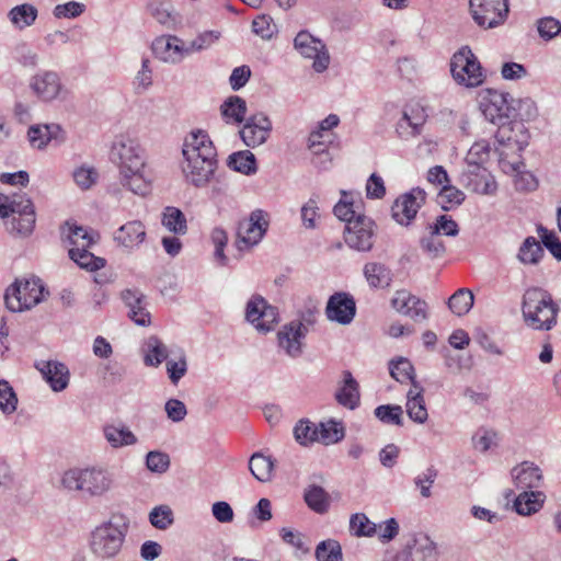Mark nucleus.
I'll list each match as a JSON object with an SVG mask.
<instances>
[{"label": "nucleus", "instance_id": "obj_5", "mask_svg": "<svg viewBox=\"0 0 561 561\" xmlns=\"http://www.w3.org/2000/svg\"><path fill=\"white\" fill-rule=\"evenodd\" d=\"M129 519L123 514H113L108 520L102 523L91 534V550L102 558H114L122 549L128 533Z\"/></svg>", "mask_w": 561, "mask_h": 561}, {"label": "nucleus", "instance_id": "obj_62", "mask_svg": "<svg viewBox=\"0 0 561 561\" xmlns=\"http://www.w3.org/2000/svg\"><path fill=\"white\" fill-rule=\"evenodd\" d=\"M421 248L431 257H438L444 254L445 245L439 239L438 234H433L432 229H428V236L421 239Z\"/></svg>", "mask_w": 561, "mask_h": 561}, {"label": "nucleus", "instance_id": "obj_39", "mask_svg": "<svg viewBox=\"0 0 561 561\" xmlns=\"http://www.w3.org/2000/svg\"><path fill=\"white\" fill-rule=\"evenodd\" d=\"M304 499L307 505L316 513L323 514L329 510L330 495L318 485H310L306 491Z\"/></svg>", "mask_w": 561, "mask_h": 561}, {"label": "nucleus", "instance_id": "obj_8", "mask_svg": "<svg viewBox=\"0 0 561 561\" xmlns=\"http://www.w3.org/2000/svg\"><path fill=\"white\" fill-rule=\"evenodd\" d=\"M450 71L455 81L468 88L483 82L481 66L468 46L460 48L450 60Z\"/></svg>", "mask_w": 561, "mask_h": 561}, {"label": "nucleus", "instance_id": "obj_57", "mask_svg": "<svg viewBox=\"0 0 561 561\" xmlns=\"http://www.w3.org/2000/svg\"><path fill=\"white\" fill-rule=\"evenodd\" d=\"M220 37L218 31H205L187 44L190 55L211 47Z\"/></svg>", "mask_w": 561, "mask_h": 561}, {"label": "nucleus", "instance_id": "obj_26", "mask_svg": "<svg viewBox=\"0 0 561 561\" xmlns=\"http://www.w3.org/2000/svg\"><path fill=\"white\" fill-rule=\"evenodd\" d=\"M122 299L129 309L128 317L137 324L146 327L150 324V313L147 310L146 296L138 289H126L122 293Z\"/></svg>", "mask_w": 561, "mask_h": 561}, {"label": "nucleus", "instance_id": "obj_30", "mask_svg": "<svg viewBox=\"0 0 561 561\" xmlns=\"http://www.w3.org/2000/svg\"><path fill=\"white\" fill-rule=\"evenodd\" d=\"M423 392L424 388L420 385V382L414 381L413 387H411L407 393V414L413 422L417 424H423L428 419Z\"/></svg>", "mask_w": 561, "mask_h": 561}, {"label": "nucleus", "instance_id": "obj_3", "mask_svg": "<svg viewBox=\"0 0 561 561\" xmlns=\"http://www.w3.org/2000/svg\"><path fill=\"white\" fill-rule=\"evenodd\" d=\"M0 218L11 234L28 237L36 224L34 204L26 194H0Z\"/></svg>", "mask_w": 561, "mask_h": 561}, {"label": "nucleus", "instance_id": "obj_13", "mask_svg": "<svg viewBox=\"0 0 561 561\" xmlns=\"http://www.w3.org/2000/svg\"><path fill=\"white\" fill-rule=\"evenodd\" d=\"M294 47L302 57L313 59L312 68L316 72H323L328 69L330 55L321 39L307 31H301L294 39Z\"/></svg>", "mask_w": 561, "mask_h": 561}, {"label": "nucleus", "instance_id": "obj_59", "mask_svg": "<svg viewBox=\"0 0 561 561\" xmlns=\"http://www.w3.org/2000/svg\"><path fill=\"white\" fill-rule=\"evenodd\" d=\"M151 525L158 529H167L173 523V514L169 506L160 505L149 514Z\"/></svg>", "mask_w": 561, "mask_h": 561}, {"label": "nucleus", "instance_id": "obj_14", "mask_svg": "<svg viewBox=\"0 0 561 561\" xmlns=\"http://www.w3.org/2000/svg\"><path fill=\"white\" fill-rule=\"evenodd\" d=\"M313 323L311 316L301 320H293L285 324L277 333L278 345L285 353L293 357L302 354V341L308 333V325Z\"/></svg>", "mask_w": 561, "mask_h": 561}, {"label": "nucleus", "instance_id": "obj_12", "mask_svg": "<svg viewBox=\"0 0 561 561\" xmlns=\"http://www.w3.org/2000/svg\"><path fill=\"white\" fill-rule=\"evenodd\" d=\"M267 214L262 209L253 210L249 218L239 222L237 247L240 251L256 245L268 228Z\"/></svg>", "mask_w": 561, "mask_h": 561}, {"label": "nucleus", "instance_id": "obj_24", "mask_svg": "<svg viewBox=\"0 0 561 561\" xmlns=\"http://www.w3.org/2000/svg\"><path fill=\"white\" fill-rule=\"evenodd\" d=\"M27 138L33 148L44 149L50 142L59 145L65 141V131L60 125L38 124L33 125L27 130Z\"/></svg>", "mask_w": 561, "mask_h": 561}, {"label": "nucleus", "instance_id": "obj_60", "mask_svg": "<svg viewBox=\"0 0 561 561\" xmlns=\"http://www.w3.org/2000/svg\"><path fill=\"white\" fill-rule=\"evenodd\" d=\"M537 30L541 38L549 41L559 34L561 35V23L551 16L541 18L537 21Z\"/></svg>", "mask_w": 561, "mask_h": 561}, {"label": "nucleus", "instance_id": "obj_1", "mask_svg": "<svg viewBox=\"0 0 561 561\" xmlns=\"http://www.w3.org/2000/svg\"><path fill=\"white\" fill-rule=\"evenodd\" d=\"M112 160L118 167L123 187L140 196L150 193L151 179L146 168L145 150L136 139L118 138L112 147Z\"/></svg>", "mask_w": 561, "mask_h": 561}, {"label": "nucleus", "instance_id": "obj_42", "mask_svg": "<svg viewBox=\"0 0 561 561\" xmlns=\"http://www.w3.org/2000/svg\"><path fill=\"white\" fill-rule=\"evenodd\" d=\"M474 302V297L471 290L467 288H460L454 293L448 299V307L456 316L467 314Z\"/></svg>", "mask_w": 561, "mask_h": 561}, {"label": "nucleus", "instance_id": "obj_32", "mask_svg": "<svg viewBox=\"0 0 561 561\" xmlns=\"http://www.w3.org/2000/svg\"><path fill=\"white\" fill-rule=\"evenodd\" d=\"M363 274L371 288H386L392 282V273L389 267L380 262H368L364 265Z\"/></svg>", "mask_w": 561, "mask_h": 561}, {"label": "nucleus", "instance_id": "obj_64", "mask_svg": "<svg viewBox=\"0 0 561 561\" xmlns=\"http://www.w3.org/2000/svg\"><path fill=\"white\" fill-rule=\"evenodd\" d=\"M538 232L543 245L556 259L561 260V242L557 236L543 227H540Z\"/></svg>", "mask_w": 561, "mask_h": 561}, {"label": "nucleus", "instance_id": "obj_48", "mask_svg": "<svg viewBox=\"0 0 561 561\" xmlns=\"http://www.w3.org/2000/svg\"><path fill=\"white\" fill-rule=\"evenodd\" d=\"M295 439L307 446L313 442L320 440V427L310 421H299L294 428Z\"/></svg>", "mask_w": 561, "mask_h": 561}, {"label": "nucleus", "instance_id": "obj_31", "mask_svg": "<svg viewBox=\"0 0 561 561\" xmlns=\"http://www.w3.org/2000/svg\"><path fill=\"white\" fill-rule=\"evenodd\" d=\"M335 399L339 404L350 410H354L359 405V386L351 371L345 370L343 373V385L335 392Z\"/></svg>", "mask_w": 561, "mask_h": 561}, {"label": "nucleus", "instance_id": "obj_44", "mask_svg": "<svg viewBox=\"0 0 561 561\" xmlns=\"http://www.w3.org/2000/svg\"><path fill=\"white\" fill-rule=\"evenodd\" d=\"M390 375L393 379L401 383L411 382V387H413V382L415 380V373L412 363L404 357H400L396 360H391L389 364Z\"/></svg>", "mask_w": 561, "mask_h": 561}, {"label": "nucleus", "instance_id": "obj_27", "mask_svg": "<svg viewBox=\"0 0 561 561\" xmlns=\"http://www.w3.org/2000/svg\"><path fill=\"white\" fill-rule=\"evenodd\" d=\"M36 368L54 391L58 392L67 388L69 369L65 364L56 360L41 362L36 365Z\"/></svg>", "mask_w": 561, "mask_h": 561}, {"label": "nucleus", "instance_id": "obj_10", "mask_svg": "<svg viewBox=\"0 0 561 561\" xmlns=\"http://www.w3.org/2000/svg\"><path fill=\"white\" fill-rule=\"evenodd\" d=\"M28 88L42 102L50 103L67 94L61 78L57 71L41 70L30 78Z\"/></svg>", "mask_w": 561, "mask_h": 561}, {"label": "nucleus", "instance_id": "obj_19", "mask_svg": "<svg viewBox=\"0 0 561 561\" xmlns=\"http://www.w3.org/2000/svg\"><path fill=\"white\" fill-rule=\"evenodd\" d=\"M460 183L481 195H494L497 191L494 176L484 167L467 165L460 174Z\"/></svg>", "mask_w": 561, "mask_h": 561}, {"label": "nucleus", "instance_id": "obj_2", "mask_svg": "<svg viewBox=\"0 0 561 561\" xmlns=\"http://www.w3.org/2000/svg\"><path fill=\"white\" fill-rule=\"evenodd\" d=\"M559 307L545 289L531 287L525 290L522 300V314L527 327L538 331H549L557 324Z\"/></svg>", "mask_w": 561, "mask_h": 561}, {"label": "nucleus", "instance_id": "obj_41", "mask_svg": "<svg viewBox=\"0 0 561 561\" xmlns=\"http://www.w3.org/2000/svg\"><path fill=\"white\" fill-rule=\"evenodd\" d=\"M68 252L70 259L81 268L87 271L93 272L105 266V260L103 257L95 256L89 251V249H83V251H80L78 248H69Z\"/></svg>", "mask_w": 561, "mask_h": 561}, {"label": "nucleus", "instance_id": "obj_43", "mask_svg": "<svg viewBox=\"0 0 561 561\" xmlns=\"http://www.w3.org/2000/svg\"><path fill=\"white\" fill-rule=\"evenodd\" d=\"M162 225L175 234H185L187 222L184 214L176 207H165L162 217Z\"/></svg>", "mask_w": 561, "mask_h": 561}, {"label": "nucleus", "instance_id": "obj_4", "mask_svg": "<svg viewBox=\"0 0 561 561\" xmlns=\"http://www.w3.org/2000/svg\"><path fill=\"white\" fill-rule=\"evenodd\" d=\"M112 474L101 467L72 468L65 471L60 486L68 492H79L84 497H99L111 490Z\"/></svg>", "mask_w": 561, "mask_h": 561}, {"label": "nucleus", "instance_id": "obj_7", "mask_svg": "<svg viewBox=\"0 0 561 561\" xmlns=\"http://www.w3.org/2000/svg\"><path fill=\"white\" fill-rule=\"evenodd\" d=\"M45 288L39 278L16 279L4 294L7 308L12 312L28 310L44 298Z\"/></svg>", "mask_w": 561, "mask_h": 561}, {"label": "nucleus", "instance_id": "obj_17", "mask_svg": "<svg viewBox=\"0 0 561 561\" xmlns=\"http://www.w3.org/2000/svg\"><path fill=\"white\" fill-rule=\"evenodd\" d=\"M272 128L270 117L264 113H256L244 121L239 134L247 147L255 148L266 142Z\"/></svg>", "mask_w": 561, "mask_h": 561}, {"label": "nucleus", "instance_id": "obj_46", "mask_svg": "<svg viewBox=\"0 0 561 561\" xmlns=\"http://www.w3.org/2000/svg\"><path fill=\"white\" fill-rule=\"evenodd\" d=\"M150 15L160 24L172 26L175 23L173 7L170 1L152 0L148 4Z\"/></svg>", "mask_w": 561, "mask_h": 561}, {"label": "nucleus", "instance_id": "obj_52", "mask_svg": "<svg viewBox=\"0 0 561 561\" xmlns=\"http://www.w3.org/2000/svg\"><path fill=\"white\" fill-rule=\"evenodd\" d=\"M490 144L486 140L476 141L466 156L467 165L483 167L490 158Z\"/></svg>", "mask_w": 561, "mask_h": 561}, {"label": "nucleus", "instance_id": "obj_9", "mask_svg": "<svg viewBox=\"0 0 561 561\" xmlns=\"http://www.w3.org/2000/svg\"><path fill=\"white\" fill-rule=\"evenodd\" d=\"M473 21L482 28L502 25L508 15V0H469Z\"/></svg>", "mask_w": 561, "mask_h": 561}, {"label": "nucleus", "instance_id": "obj_29", "mask_svg": "<svg viewBox=\"0 0 561 561\" xmlns=\"http://www.w3.org/2000/svg\"><path fill=\"white\" fill-rule=\"evenodd\" d=\"M60 233L62 240L68 242L69 248H78L80 251L90 249L96 242L95 233L70 221L64 224Z\"/></svg>", "mask_w": 561, "mask_h": 561}, {"label": "nucleus", "instance_id": "obj_36", "mask_svg": "<svg viewBox=\"0 0 561 561\" xmlns=\"http://www.w3.org/2000/svg\"><path fill=\"white\" fill-rule=\"evenodd\" d=\"M247 103L239 95L227 98L220 105V113L227 123L241 124L245 121Z\"/></svg>", "mask_w": 561, "mask_h": 561}, {"label": "nucleus", "instance_id": "obj_28", "mask_svg": "<svg viewBox=\"0 0 561 561\" xmlns=\"http://www.w3.org/2000/svg\"><path fill=\"white\" fill-rule=\"evenodd\" d=\"M146 239V229L140 220L128 221L121 226L115 234L114 240L128 251L137 249Z\"/></svg>", "mask_w": 561, "mask_h": 561}, {"label": "nucleus", "instance_id": "obj_56", "mask_svg": "<svg viewBox=\"0 0 561 561\" xmlns=\"http://www.w3.org/2000/svg\"><path fill=\"white\" fill-rule=\"evenodd\" d=\"M318 202L319 196L313 194L301 207V220L307 229L317 227L316 219L320 217Z\"/></svg>", "mask_w": 561, "mask_h": 561}, {"label": "nucleus", "instance_id": "obj_35", "mask_svg": "<svg viewBox=\"0 0 561 561\" xmlns=\"http://www.w3.org/2000/svg\"><path fill=\"white\" fill-rule=\"evenodd\" d=\"M103 434L106 442L113 448H122L137 444L136 435L126 426H116L113 424L103 427Z\"/></svg>", "mask_w": 561, "mask_h": 561}, {"label": "nucleus", "instance_id": "obj_21", "mask_svg": "<svg viewBox=\"0 0 561 561\" xmlns=\"http://www.w3.org/2000/svg\"><path fill=\"white\" fill-rule=\"evenodd\" d=\"M325 314L330 321L342 325L350 324L356 314L353 296L344 291L333 294L328 300Z\"/></svg>", "mask_w": 561, "mask_h": 561}, {"label": "nucleus", "instance_id": "obj_11", "mask_svg": "<svg viewBox=\"0 0 561 561\" xmlns=\"http://www.w3.org/2000/svg\"><path fill=\"white\" fill-rule=\"evenodd\" d=\"M375 222L365 215L348 221L344 230V241L353 250L368 252L373 249Z\"/></svg>", "mask_w": 561, "mask_h": 561}, {"label": "nucleus", "instance_id": "obj_58", "mask_svg": "<svg viewBox=\"0 0 561 561\" xmlns=\"http://www.w3.org/2000/svg\"><path fill=\"white\" fill-rule=\"evenodd\" d=\"M146 467L151 472L164 473L170 467V457L162 451H149L146 456Z\"/></svg>", "mask_w": 561, "mask_h": 561}, {"label": "nucleus", "instance_id": "obj_25", "mask_svg": "<svg viewBox=\"0 0 561 561\" xmlns=\"http://www.w3.org/2000/svg\"><path fill=\"white\" fill-rule=\"evenodd\" d=\"M511 474L516 488L523 491L540 488L543 480L541 469L530 461H524L514 467Z\"/></svg>", "mask_w": 561, "mask_h": 561}, {"label": "nucleus", "instance_id": "obj_51", "mask_svg": "<svg viewBox=\"0 0 561 561\" xmlns=\"http://www.w3.org/2000/svg\"><path fill=\"white\" fill-rule=\"evenodd\" d=\"M413 553L421 561H436L438 556L436 543L426 535L415 539Z\"/></svg>", "mask_w": 561, "mask_h": 561}, {"label": "nucleus", "instance_id": "obj_40", "mask_svg": "<svg viewBox=\"0 0 561 561\" xmlns=\"http://www.w3.org/2000/svg\"><path fill=\"white\" fill-rule=\"evenodd\" d=\"M274 463L270 457L255 453L249 460V469L252 476L261 482H267L272 478Z\"/></svg>", "mask_w": 561, "mask_h": 561}, {"label": "nucleus", "instance_id": "obj_47", "mask_svg": "<svg viewBox=\"0 0 561 561\" xmlns=\"http://www.w3.org/2000/svg\"><path fill=\"white\" fill-rule=\"evenodd\" d=\"M350 530L356 537H373L377 534V524L370 522L364 513H356L350 518Z\"/></svg>", "mask_w": 561, "mask_h": 561}, {"label": "nucleus", "instance_id": "obj_16", "mask_svg": "<svg viewBox=\"0 0 561 561\" xmlns=\"http://www.w3.org/2000/svg\"><path fill=\"white\" fill-rule=\"evenodd\" d=\"M245 319L257 331L270 332L278 321L277 309L261 296H253L247 304Z\"/></svg>", "mask_w": 561, "mask_h": 561}, {"label": "nucleus", "instance_id": "obj_55", "mask_svg": "<svg viewBox=\"0 0 561 561\" xmlns=\"http://www.w3.org/2000/svg\"><path fill=\"white\" fill-rule=\"evenodd\" d=\"M437 470L431 466L426 468V470L420 474H417L413 482L415 486L420 490L422 497L428 499L432 496L431 488L434 484L437 478Z\"/></svg>", "mask_w": 561, "mask_h": 561}, {"label": "nucleus", "instance_id": "obj_6", "mask_svg": "<svg viewBox=\"0 0 561 561\" xmlns=\"http://www.w3.org/2000/svg\"><path fill=\"white\" fill-rule=\"evenodd\" d=\"M510 94L504 93H490V98L486 102L482 103V113L484 117L493 124L499 125L497 139L500 142L505 140L511 141L512 137L506 135V131H513L514 128L519 130L524 128L522 123L515 122L512 127L511 121L520 117L523 115L516 112V108L512 105L513 99L508 100Z\"/></svg>", "mask_w": 561, "mask_h": 561}, {"label": "nucleus", "instance_id": "obj_20", "mask_svg": "<svg viewBox=\"0 0 561 561\" xmlns=\"http://www.w3.org/2000/svg\"><path fill=\"white\" fill-rule=\"evenodd\" d=\"M152 51L157 58L169 64H179L190 55L187 44L175 35L157 37L152 43Z\"/></svg>", "mask_w": 561, "mask_h": 561}, {"label": "nucleus", "instance_id": "obj_49", "mask_svg": "<svg viewBox=\"0 0 561 561\" xmlns=\"http://www.w3.org/2000/svg\"><path fill=\"white\" fill-rule=\"evenodd\" d=\"M318 561H343L341 545L334 539L321 541L316 548Z\"/></svg>", "mask_w": 561, "mask_h": 561}, {"label": "nucleus", "instance_id": "obj_61", "mask_svg": "<svg viewBox=\"0 0 561 561\" xmlns=\"http://www.w3.org/2000/svg\"><path fill=\"white\" fill-rule=\"evenodd\" d=\"M252 31L263 39H271L277 32V28L271 16L261 15L253 20Z\"/></svg>", "mask_w": 561, "mask_h": 561}, {"label": "nucleus", "instance_id": "obj_50", "mask_svg": "<svg viewBox=\"0 0 561 561\" xmlns=\"http://www.w3.org/2000/svg\"><path fill=\"white\" fill-rule=\"evenodd\" d=\"M375 416L385 424L398 425L403 424V410L400 405L383 404L374 411Z\"/></svg>", "mask_w": 561, "mask_h": 561}, {"label": "nucleus", "instance_id": "obj_23", "mask_svg": "<svg viewBox=\"0 0 561 561\" xmlns=\"http://www.w3.org/2000/svg\"><path fill=\"white\" fill-rule=\"evenodd\" d=\"M391 305L398 312L416 322L427 319V304L407 290H398L391 300Z\"/></svg>", "mask_w": 561, "mask_h": 561}, {"label": "nucleus", "instance_id": "obj_34", "mask_svg": "<svg viewBox=\"0 0 561 561\" xmlns=\"http://www.w3.org/2000/svg\"><path fill=\"white\" fill-rule=\"evenodd\" d=\"M37 16L38 10L31 3L18 4L8 12L10 23L19 31L34 25Z\"/></svg>", "mask_w": 561, "mask_h": 561}, {"label": "nucleus", "instance_id": "obj_18", "mask_svg": "<svg viewBox=\"0 0 561 561\" xmlns=\"http://www.w3.org/2000/svg\"><path fill=\"white\" fill-rule=\"evenodd\" d=\"M218 168V160L182 161L181 170L185 182L194 187L202 188L211 183Z\"/></svg>", "mask_w": 561, "mask_h": 561}, {"label": "nucleus", "instance_id": "obj_33", "mask_svg": "<svg viewBox=\"0 0 561 561\" xmlns=\"http://www.w3.org/2000/svg\"><path fill=\"white\" fill-rule=\"evenodd\" d=\"M546 494L541 491H523L514 501V508L523 516L533 515L541 510Z\"/></svg>", "mask_w": 561, "mask_h": 561}, {"label": "nucleus", "instance_id": "obj_38", "mask_svg": "<svg viewBox=\"0 0 561 561\" xmlns=\"http://www.w3.org/2000/svg\"><path fill=\"white\" fill-rule=\"evenodd\" d=\"M227 164L233 171L250 175L256 172V160L249 150L233 152L228 157Z\"/></svg>", "mask_w": 561, "mask_h": 561}, {"label": "nucleus", "instance_id": "obj_63", "mask_svg": "<svg viewBox=\"0 0 561 561\" xmlns=\"http://www.w3.org/2000/svg\"><path fill=\"white\" fill-rule=\"evenodd\" d=\"M428 229H432L433 234L443 233L449 237H455L459 232L457 222L445 215L439 216L434 225L428 226Z\"/></svg>", "mask_w": 561, "mask_h": 561}, {"label": "nucleus", "instance_id": "obj_53", "mask_svg": "<svg viewBox=\"0 0 561 561\" xmlns=\"http://www.w3.org/2000/svg\"><path fill=\"white\" fill-rule=\"evenodd\" d=\"M465 197L462 191L449 184H445L438 193V202L445 210L459 206Z\"/></svg>", "mask_w": 561, "mask_h": 561}, {"label": "nucleus", "instance_id": "obj_45", "mask_svg": "<svg viewBox=\"0 0 561 561\" xmlns=\"http://www.w3.org/2000/svg\"><path fill=\"white\" fill-rule=\"evenodd\" d=\"M543 255L541 244L534 237H527L522 243L517 257L524 264H537Z\"/></svg>", "mask_w": 561, "mask_h": 561}, {"label": "nucleus", "instance_id": "obj_54", "mask_svg": "<svg viewBox=\"0 0 561 561\" xmlns=\"http://www.w3.org/2000/svg\"><path fill=\"white\" fill-rule=\"evenodd\" d=\"M18 397L10 383L0 380V410L5 414H11L16 410Z\"/></svg>", "mask_w": 561, "mask_h": 561}, {"label": "nucleus", "instance_id": "obj_15", "mask_svg": "<svg viewBox=\"0 0 561 561\" xmlns=\"http://www.w3.org/2000/svg\"><path fill=\"white\" fill-rule=\"evenodd\" d=\"M182 161H191L204 159L218 160L217 150L214 146L209 135L202 129L192 130L188 133L182 145Z\"/></svg>", "mask_w": 561, "mask_h": 561}, {"label": "nucleus", "instance_id": "obj_22", "mask_svg": "<svg viewBox=\"0 0 561 561\" xmlns=\"http://www.w3.org/2000/svg\"><path fill=\"white\" fill-rule=\"evenodd\" d=\"M424 198L425 193L421 188L401 195L391 207L392 218L400 225H409L416 216Z\"/></svg>", "mask_w": 561, "mask_h": 561}, {"label": "nucleus", "instance_id": "obj_37", "mask_svg": "<svg viewBox=\"0 0 561 561\" xmlns=\"http://www.w3.org/2000/svg\"><path fill=\"white\" fill-rule=\"evenodd\" d=\"M145 364L147 366L157 367L168 357V348L162 341L152 335L145 342Z\"/></svg>", "mask_w": 561, "mask_h": 561}]
</instances>
